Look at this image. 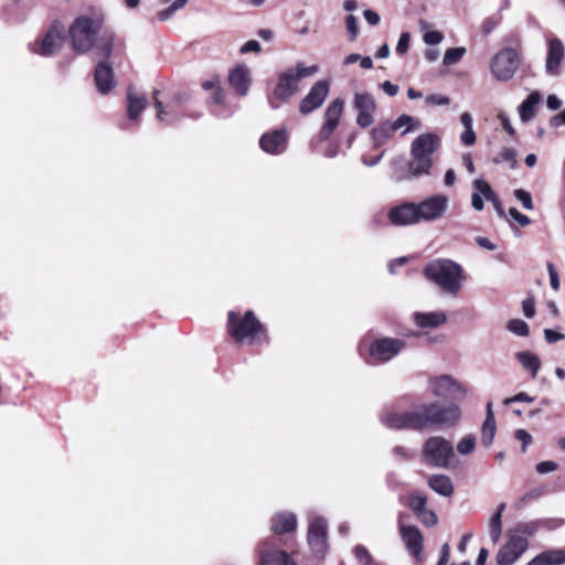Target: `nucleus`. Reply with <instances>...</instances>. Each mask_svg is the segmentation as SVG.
<instances>
[{"label": "nucleus", "instance_id": "14", "mask_svg": "<svg viewBox=\"0 0 565 565\" xmlns=\"http://www.w3.org/2000/svg\"><path fill=\"white\" fill-rule=\"evenodd\" d=\"M329 94V84L326 81H318L310 88L309 93L301 99L299 111L308 115L320 108Z\"/></svg>", "mask_w": 565, "mask_h": 565}, {"label": "nucleus", "instance_id": "31", "mask_svg": "<svg viewBox=\"0 0 565 565\" xmlns=\"http://www.w3.org/2000/svg\"><path fill=\"white\" fill-rule=\"evenodd\" d=\"M428 486L443 497H450L454 493L452 481L446 475H433L428 479Z\"/></svg>", "mask_w": 565, "mask_h": 565}, {"label": "nucleus", "instance_id": "60", "mask_svg": "<svg viewBox=\"0 0 565 565\" xmlns=\"http://www.w3.org/2000/svg\"><path fill=\"white\" fill-rule=\"evenodd\" d=\"M476 243L481 248H484V249H488V250H494L497 248L494 243H492L489 238L483 237V236H477L476 237Z\"/></svg>", "mask_w": 565, "mask_h": 565}, {"label": "nucleus", "instance_id": "48", "mask_svg": "<svg viewBox=\"0 0 565 565\" xmlns=\"http://www.w3.org/2000/svg\"><path fill=\"white\" fill-rule=\"evenodd\" d=\"M426 103L434 106H445L450 103V99L441 94H431L426 97Z\"/></svg>", "mask_w": 565, "mask_h": 565}, {"label": "nucleus", "instance_id": "52", "mask_svg": "<svg viewBox=\"0 0 565 565\" xmlns=\"http://www.w3.org/2000/svg\"><path fill=\"white\" fill-rule=\"evenodd\" d=\"M515 439L522 443V451L532 443V436L524 429H518L514 434Z\"/></svg>", "mask_w": 565, "mask_h": 565}, {"label": "nucleus", "instance_id": "34", "mask_svg": "<svg viewBox=\"0 0 565 565\" xmlns=\"http://www.w3.org/2000/svg\"><path fill=\"white\" fill-rule=\"evenodd\" d=\"M394 130H402V135H406L411 131L418 130L420 128V121L409 115L403 114L396 120L391 122Z\"/></svg>", "mask_w": 565, "mask_h": 565}, {"label": "nucleus", "instance_id": "27", "mask_svg": "<svg viewBox=\"0 0 565 565\" xmlns=\"http://www.w3.org/2000/svg\"><path fill=\"white\" fill-rule=\"evenodd\" d=\"M565 563L564 550H548L532 558L527 565H562Z\"/></svg>", "mask_w": 565, "mask_h": 565}, {"label": "nucleus", "instance_id": "4", "mask_svg": "<svg viewBox=\"0 0 565 565\" xmlns=\"http://www.w3.org/2000/svg\"><path fill=\"white\" fill-rule=\"evenodd\" d=\"M440 147V138L434 132L422 134L411 145V160L406 178L419 179L431 174L433 154Z\"/></svg>", "mask_w": 565, "mask_h": 565}, {"label": "nucleus", "instance_id": "21", "mask_svg": "<svg viewBox=\"0 0 565 565\" xmlns=\"http://www.w3.org/2000/svg\"><path fill=\"white\" fill-rule=\"evenodd\" d=\"M94 79L97 90L104 95L116 86L113 67L107 62H99L96 65Z\"/></svg>", "mask_w": 565, "mask_h": 565}, {"label": "nucleus", "instance_id": "2", "mask_svg": "<svg viewBox=\"0 0 565 565\" xmlns=\"http://www.w3.org/2000/svg\"><path fill=\"white\" fill-rule=\"evenodd\" d=\"M103 19L99 15H78L68 28L72 49L78 54L92 50L105 58L113 52V35L102 34Z\"/></svg>", "mask_w": 565, "mask_h": 565}, {"label": "nucleus", "instance_id": "17", "mask_svg": "<svg viewBox=\"0 0 565 565\" xmlns=\"http://www.w3.org/2000/svg\"><path fill=\"white\" fill-rule=\"evenodd\" d=\"M354 107L359 111L356 122L360 127H369L373 124L376 105L373 96L369 93H356L354 95Z\"/></svg>", "mask_w": 565, "mask_h": 565}, {"label": "nucleus", "instance_id": "5", "mask_svg": "<svg viewBox=\"0 0 565 565\" xmlns=\"http://www.w3.org/2000/svg\"><path fill=\"white\" fill-rule=\"evenodd\" d=\"M228 332L241 344L262 343L267 340L266 329L255 317L253 311L238 316L234 311L228 312Z\"/></svg>", "mask_w": 565, "mask_h": 565}, {"label": "nucleus", "instance_id": "44", "mask_svg": "<svg viewBox=\"0 0 565 565\" xmlns=\"http://www.w3.org/2000/svg\"><path fill=\"white\" fill-rule=\"evenodd\" d=\"M514 196L516 200H519L522 203L524 209H526V210L533 209L532 196L527 191L518 189L514 191Z\"/></svg>", "mask_w": 565, "mask_h": 565}, {"label": "nucleus", "instance_id": "19", "mask_svg": "<svg viewBox=\"0 0 565 565\" xmlns=\"http://www.w3.org/2000/svg\"><path fill=\"white\" fill-rule=\"evenodd\" d=\"M308 543L316 554H323L327 550V522L317 516L311 520L308 530Z\"/></svg>", "mask_w": 565, "mask_h": 565}, {"label": "nucleus", "instance_id": "3", "mask_svg": "<svg viewBox=\"0 0 565 565\" xmlns=\"http://www.w3.org/2000/svg\"><path fill=\"white\" fill-rule=\"evenodd\" d=\"M424 276L443 292L456 297L466 281L462 266L448 258L431 260L424 268Z\"/></svg>", "mask_w": 565, "mask_h": 565}, {"label": "nucleus", "instance_id": "61", "mask_svg": "<svg viewBox=\"0 0 565 565\" xmlns=\"http://www.w3.org/2000/svg\"><path fill=\"white\" fill-rule=\"evenodd\" d=\"M471 205L475 210L481 211L484 207L483 199L479 192H473L471 195Z\"/></svg>", "mask_w": 565, "mask_h": 565}, {"label": "nucleus", "instance_id": "58", "mask_svg": "<svg viewBox=\"0 0 565 565\" xmlns=\"http://www.w3.org/2000/svg\"><path fill=\"white\" fill-rule=\"evenodd\" d=\"M544 335H545V340L548 343H555V342H557L559 340H563L565 338V335L563 333L554 331V330H551V329H545L544 330Z\"/></svg>", "mask_w": 565, "mask_h": 565}, {"label": "nucleus", "instance_id": "64", "mask_svg": "<svg viewBox=\"0 0 565 565\" xmlns=\"http://www.w3.org/2000/svg\"><path fill=\"white\" fill-rule=\"evenodd\" d=\"M546 104L551 110H557L562 106V102L556 95H550Z\"/></svg>", "mask_w": 565, "mask_h": 565}, {"label": "nucleus", "instance_id": "10", "mask_svg": "<svg viewBox=\"0 0 565 565\" xmlns=\"http://www.w3.org/2000/svg\"><path fill=\"white\" fill-rule=\"evenodd\" d=\"M420 223H433L441 220L449 209V198L444 193H435L416 203Z\"/></svg>", "mask_w": 565, "mask_h": 565}, {"label": "nucleus", "instance_id": "6", "mask_svg": "<svg viewBox=\"0 0 565 565\" xmlns=\"http://www.w3.org/2000/svg\"><path fill=\"white\" fill-rule=\"evenodd\" d=\"M406 348L401 338L377 337L369 344L362 341L359 345L361 355L369 364H383L395 359Z\"/></svg>", "mask_w": 565, "mask_h": 565}, {"label": "nucleus", "instance_id": "25", "mask_svg": "<svg viewBox=\"0 0 565 565\" xmlns=\"http://www.w3.org/2000/svg\"><path fill=\"white\" fill-rule=\"evenodd\" d=\"M228 82L239 95H246L249 88V70L246 66H236L228 76Z\"/></svg>", "mask_w": 565, "mask_h": 565}, {"label": "nucleus", "instance_id": "43", "mask_svg": "<svg viewBox=\"0 0 565 565\" xmlns=\"http://www.w3.org/2000/svg\"><path fill=\"white\" fill-rule=\"evenodd\" d=\"M427 499L423 494H412L408 499V507L409 509L417 514L423 509L426 508Z\"/></svg>", "mask_w": 565, "mask_h": 565}, {"label": "nucleus", "instance_id": "53", "mask_svg": "<svg viewBox=\"0 0 565 565\" xmlns=\"http://www.w3.org/2000/svg\"><path fill=\"white\" fill-rule=\"evenodd\" d=\"M477 137L473 129H465L460 135V141L465 146H472L476 143Z\"/></svg>", "mask_w": 565, "mask_h": 565}, {"label": "nucleus", "instance_id": "46", "mask_svg": "<svg viewBox=\"0 0 565 565\" xmlns=\"http://www.w3.org/2000/svg\"><path fill=\"white\" fill-rule=\"evenodd\" d=\"M416 515L424 524L428 526L435 525L437 523L436 514L431 510H428L427 508L423 509Z\"/></svg>", "mask_w": 565, "mask_h": 565}, {"label": "nucleus", "instance_id": "30", "mask_svg": "<svg viewBox=\"0 0 565 565\" xmlns=\"http://www.w3.org/2000/svg\"><path fill=\"white\" fill-rule=\"evenodd\" d=\"M260 565H297L290 556L284 551H263L260 554Z\"/></svg>", "mask_w": 565, "mask_h": 565}, {"label": "nucleus", "instance_id": "32", "mask_svg": "<svg viewBox=\"0 0 565 565\" xmlns=\"http://www.w3.org/2000/svg\"><path fill=\"white\" fill-rule=\"evenodd\" d=\"M495 419L492 411V403L487 404V415L482 425L481 439L484 446H490L495 435Z\"/></svg>", "mask_w": 565, "mask_h": 565}, {"label": "nucleus", "instance_id": "51", "mask_svg": "<svg viewBox=\"0 0 565 565\" xmlns=\"http://www.w3.org/2000/svg\"><path fill=\"white\" fill-rule=\"evenodd\" d=\"M557 463L552 460L541 461L536 465V471L539 473H548L557 469Z\"/></svg>", "mask_w": 565, "mask_h": 565}, {"label": "nucleus", "instance_id": "1", "mask_svg": "<svg viewBox=\"0 0 565 565\" xmlns=\"http://www.w3.org/2000/svg\"><path fill=\"white\" fill-rule=\"evenodd\" d=\"M461 418L458 405L441 406L438 403L416 405L409 411L385 407L380 414L381 423L390 429L422 430L426 427H451Z\"/></svg>", "mask_w": 565, "mask_h": 565}, {"label": "nucleus", "instance_id": "23", "mask_svg": "<svg viewBox=\"0 0 565 565\" xmlns=\"http://www.w3.org/2000/svg\"><path fill=\"white\" fill-rule=\"evenodd\" d=\"M564 45L558 39H551L548 42V51L546 57L545 68L546 72L551 75L556 74L557 68L559 67L562 60L564 57Z\"/></svg>", "mask_w": 565, "mask_h": 565}, {"label": "nucleus", "instance_id": "36", "mask_svg": "<svg viewBox=\"0 0 565 565\" xmlns=\"http://www.w3.org/2000/svg\"><path fill=\"white\" fill-rule=\"evenodd\" d=\"M516 356H518L519 362L523 365V367L529 370L531 372L532 376L535 377L540 370V365H541V362H540V359L537 358V355H535L531 352L524 351V352L518 353Z\"/></svg>", "mask_w": 565, "mask_h": 565}, {"label": "nucleus", "instance_id": "18", "mask_svg": "<svg viewBox=\"0 0 565 565\" xmlns=\"http://www.w3.org/2000/svg\"><path fill=\"white\" fill-rule=\"evenodd\" d=\"M259 146L266 153L277 156L286 151L288 136L286 129L265 132L259 139Z\"/></svg>", "mask_w": 565, "mask_h": 565}, {"label": "nucleus", "instance_id": "55", "mask_svg": "<svg viewBox=\"0 0 565 565\" xmlns=\"http://www.w3.org/2000/svg\"><path fill=\"white\" fill-rule=\"evenodd\" d=\"M523 313L526 318H533L535 315V303L532 298H527L522 302Z\"/></svg>", "mask_w": 565, "mask_h": 565}, {"label": "nucleus", "instance_id": "49", "mask_svg": "<svg viewBox=\"0 0 565 565\" xmlns=\"http://www.w3.org/2000/svg\"><path fill=\"white\" fill-rule=\"evenodd\" d=\"M547 270H548V275H550V282H551V287L557 291L559 289V286H561V281H559V278H558V274L554 267V265L552 263H547Z\"/></svg>", "mask_w": 565, "mask_h": 565}, {"label": "nucleus", "instance_id": "45", "mask_svg": "<svg viewBox=\"0 0 565 565\" xmlns=\"http://www.w3.org/2000/svg\"><path fill=\"white\" fill-rule=\"evenodd\" d=\"M411 43V34L408 32H403L398 39L395 51L399 55L406 54L409 49Z\"/></svg>", "mask_w": 565, "mask_h": 565}, {"label": "nucleus", "instance_id": "26", "mask_svg": "<svg viewBox=\"0 0 565 565\" xmlns=\"http://www.w3.org/2000/svg\"><path fill=\"white\" fill-rule=\"evenodd\" d=\"M148 105L147 97L143 94L134 92L132 87L127 90V114L130 120H137L139 115Z\"/></svg>", "mask_w": 565, "mask_h": 565}, {"label": "nucleus", "instance_id": "59", "mask_svg": "<svg viewBox=\"0 0 565 565\" xmlns=\"http://www.w3.org/2000/svg\"><path fill=\"white\" fill-rule=\"evenodd\" d=\"M381 87L384 90V93L391 97L395 96L399 90V87L397 85L391 83L390 81L383 82L381 84Z\"/></svg>", "mask_w": 565, "mask_h": 565}, {"label": "nucleus", "instance_id": "37", "mask_svg": "<svg viewBox=\"0 0 565 565\" xmlns=\"http://www.w3.org/2000/svg\"><path fill=\"white\" fill-rule=\"evenodd\" d=\"M420 31L423 34V40L427 45H437L444 40V35L439 31L430 30L429 24L426 21L419 22Z\"/></svg>", "mask_w": 565, "mask_h": 565}, {"label": "nucleus", "instance_id": "63", "mask_svg": "<svg viewBox=\"0 0 565 565\" xmlns=\"http://www.w3.org/2000/svg\"><path fill=\"white\" fill-rule=\"evenodd\" d=\"M339 152V145L338 143H333V142H330L326 149L322 151L323 156L327 157V158H333L338 154Z\"/></svg>", "mask_w": 565, "mask_h": 565}, {"label": "nucleus", "instance_id": "12", "mask_svg": "<svg viewBox=\"0 0 565 565\" xmlns=\"http://www.w3.org/2000/svg\"><path fill=\"white\" fill-rule=\"evenodd\" d=\"M529 542L524 539H520L519 535H514L510 531L508 532L507 543L499 550L497 554L498 565H512L521 555L527 550Z\"/></svg>", "mask_w": 565, "mask_h": 565}, {"label": "nucleus", "instance_id": "62", "mask_svg": "<svg viewBox=\"0 0 565 565\" xmlns=\"http://www.w3.org/2000/svg\"><path fill=\"white\" fill-rule=\"evenodd\" d=\"M363 15L371 25H376L380 22V15L370 9L364 10Z\"/></svg>", "mask_w": 565, "mask_h": 565}, {"label": "nucleus", "instance_id": "13", "mask_svg": "<svg viewBox=\"0 0 565 565\" xmlns=\"http://www.w3.org/2000/svg\"><path fill=\"white\" fill-rule=\"evenodd\" d=\"M428 387L437 397L466 396L467 388L450 375H440L429 380Z\"/></svg>", "mask_w": 565, "mask_h": 565}, {"label": "nucleus", "instance_id": "42", "mask_svg": "<svg viewBox=\"0 0 565 565\" xmlns=\"http://www.w3.org/2000/svg\"><path fill=\"white\" fill-rule=\"evenodd\" d=\"M473 189L476 192H479L482 198L486 200H490L494 198V192L492 191L489 183L482 179H477L473 181Z\"/></svg>", "mask_w": 565, "mask_h": 565}, {"label": "nucleus", "instance_id": "16", "mask_svg": "<svg viewBox=\"0 0 565 565\" xmlns=\"http://www.w3.org/2000/svg\"><path fill=\"white\" fill-rule=\"evenodd\" d=\"M398 529L402 541L408 553L416 559H420L424 539L418 527L414 525H405L402 516L398 519Z\"/></svg>", "mask_w": 565, "mask_h": 565}, {"label": "nucleus", "instance_id": "29", "mask_svg": "<svg viewBox=\"0 0 565 565\" xmlns=\"http://www.w3.org/2000/svg\"><path fill=\"white\" fill-rule=\"evenodd\" d=\"M541 100V94L539 92H533L522 102L518 109L522 121L527 122L534 117L536 107Z\"/></svg>", "mask_w": 565, "mask_h": 565}, {"label": "nucleus", "instance_id": "39", "mask_svg": "<svg viewBox=\"0 0 565 565\" xmlns=\"http://www.w3.org/2000/svg\"><path fill=\"white\" fill-rule=\"evenodd\" d=\"M476 448V437L468 435L462 437L457 444V451L461 456L470 455Z\"/></svg>", "mask_w": 565, "mask_h": 565}, {"label": "nucleus", "instance_id": "40", "mask_svg": "<svg viewBox=\"0 0 565 565\" xmlns=\"http://www.w3.org/2000/svg\"><path fill=\"white\" fill-rule=\"evenodd\" d=\"M189 0H174L172 4L157 13V17L160 21L169 20L178 10L182 9Z\"/></svg>", "mask_w": 565, "mask_h": 565}, {"label": "nucleus", "instance_id": "57", "mask_svg": "<svg viewBox=\"0 0 565 565\" xmlns=\"http://www.w3.org/2000/svg\"><path fill=\"white\" fill-rule=\"evenodd\" d=\"M347 30L349 32V34L351 35V39H354L358 34V19L350 14L348 18H347Z\"/></svg>", "mask_w": 565, "mask_h": 565}, {"label": "nucleus", "instance_id": "24", "mask_svg": "<svg viewBox=\"0 0 565 565\" xmlns=\"http://www.w3.org/2000/svg\"><path fill=\"white\" fill-rule=\"evenodd\" d=\"M413 320L415 324L419 328H438L446 323L447 315L441 311H430V312H414Z\"/></svg>", "mask_w": 565, "mask_h": 565}, {"label": "nucleus", "instance_id": "54", "mask_svg": "<svg viewBox=\"0 0 565 565\" xmlns=\"http://www.w3.org/2000/svg\"><path fill=\"white\" fill-rule=\"evenodd\" d=\"M534 401V397L530 396L529 394L521 392L514 395L513 397L505 398L503 404L509 405L514 402H525V403H532Z\"/></svg>", "mask_w": 565, "mask_h": 565}, {"label": "nucleus", "instance_id": "8", "mask_svg": "<svg viewBox=\"0 0 565 565\" xmlns=\"http://www.w3.org/2000/svg\"><path fill=\"white\" fill-rule=\"evenodd\" d=\"M422 456L426 465L446 469L456 459L451 441L440 436H431L424 443Z\"/></svg>", "mask_w": 565, "mask_h": 565}, {"label": "nucleus", "instance_id": "38", "mask_svg": "<svg viewBox=\"0 0 565 565\" xmlns=\"http://www.w3.org/2000/svg\"><path fill=\"white\" fill-rule=\"evenodd\" d=\"M465 54H466V49L462 46L448 49L445 52L443 62L446 66L454 65V64L458 63Z\"/></svg>", "mask_w": 565, "mask_h": 565}, {"label": "nucleus", "instance_id": "9", "mask_svg": "<svg viewBox=\"0 0 565 565\" xmlns=\"http://www.w3.org/2000/svg\"><path fill=\"white\" fill-rule=\"evenodd\" d=\"M520 62V55L516 50L504 47L491 58V74L500 82H508L519 70Z\"/></svg>", "mask_w": 565, "mask_h": 565}, {"label": "nucleus", "instance_id": "22", "mask_svg": "<svg viewBox=\"0 0 565 565\" xmlns=\"http://www.w3.org/2000/svg\"><path fill=\"white\" fill-rule=\"evenodd\" d=\"M561 524L562 522L557 520L521 522L511 529L510 532L529 542V537L533 536L541 527L553 529L559 526Z\"/></svg>", "mask_w": 565, "mask_h": 565}, {"label": "nucleus", "instance_id": "56", "mask_svg": "<svg viewBox=\"0 0 565 565\" xmlns=\"http://www.w3.org/2000/svg\"><path fill=\"white\" fill-rule=\"evenodd\" d=\"M260 51V43L256 40H249L247 41L242 47L241 53L247 54L252 52H259Z\"/></svg>", "mask_w": 565, "mask_h": 565}, {"label": "nucleus", "instance_id": "50", "mask_svg": "<svg viewBox=\"0 0 565 565\" xmlns=\"http://www.w3.org/2000/svg\"><path fill=\"white\" fill-rule=\"evenodd\" d=\"M510 216L516 221L521 226H526L531 223V220L529 216L520 213L515 207H511L509 210Z\"/></svg>", "mask_w": 565, "mask_h": 565}, {"label": "nucleus", "instance_id": "15", "mask_svg": "<svg viewBox=\"0 0 565 565\" xmlns=\"http://www.w3.org/2000/svg\"><path fill=\"white\" fill-rule=\"evenodd\" d=\"M344 109V102L340 98L332 100L323 115L324 122L319 131L320 140H328L339 126Z\"/></svg>", "mask_w": 565, "mask_h": 565}, {"label": "nucleus", "instance_id": "35", "mask_svg": "<svg viewBox=\"0 0 565 565\" xmlns=\"http://www.w3.org/2000/svg\"><path fill=\"white\" fill-rule=\"evenodd\" d=\"M504 509H505V504L501 503L498 507L497 512L491 516L490 522H489V535L493 543H497L501 536V532H502L501 518H502V512L504 511Z\"/></svg>", "mask_w": 565, "mask_h": 565}, {"label": "nucleus", "instance_id": "33", "mask_svg": "<svg viewBox=\"0 0 565 565\" xmlns=\"http://www.w3.org/2000/svg\"><path fill=\"white\" fill-rule=\"evenodd\" d=\"M395 130L391 122H381L375 128H373L371 135L374 143L376 146L384 145L388 139H391L394 135Z\"/></svg>", "mask_w": 565, "mask_h": 565}, {"label": "nucleus", "instance_id": "11", "mask_svg": "<svg viewBox=\"0 0 565 565\" xmlns=\"http://www.w3.org/2000/svg\"><path fill=\"white\" fill-rule=\"evenodd\" d=\"M65 30L60 23H53L42 38L29 44L30 50L41 56H51L64 45Z\"/></svg>", "mask_w": 565, "mask_h": 565}, {"label": "nucleus", "instance_id": "47", "mask_svg": "<svg viewBox=\"0 0 565 565\" xmlns=\"http://www.w3.org/2000/svg\"><path fill=\"white\" fill-rule=\"evenodd\" d=\"M159 90L153 92L154 106L158 110L157 117L160 121H169L168 113L164 109L162 102L158 98Z\"/></svg>", "mask_w": 565, "mask_h": 565}, {"label": "nucleus", "instance_id": "41", "mask_svg": "<svg viewBox=\"0 0 565 565\" xmlns=\"http://www.w3.org/2000/svg\"><path fill=\"white\" fill-rule=\"evenodd\" d=\"M508 330L516 335L526 337L529 334V326L521 319H512L508 322Z\"/></svg>", "mask_w": 565, "mask_h": 565}, {"label": "nucleus", "instance_id": "20", "mask_svg": "<svg viewBox=\"0 0 565 565\" xmlns=\"http://www.w3.org/2000/svg\"><path fill=\"white\" fill-rule=\"evenodd\" d=\"M388 218L392 224L397 226H407L420 223L416 203L413 202L392 207L388 212Z\"/></svg>", "mask_w": 565, "mask_h": 565}, {"label": "nucleus", "instance_id": "28", "mask_svg": "<svg viewBox=\"0 0 565 565\" xmlns=\"http://www.w3.org/2000/svg\"><path fill=\"white\" fill-rule=\"evenodd\" d=\"M297 519L294 513L280 512L277 513L271 522V530L275 533L281 534L292 531L296 527Z\"/></svg>", "mask_w": 565, "mask_h": 565}, {"label": "nucleus", "instance_id": "7", "mask_svg": "<svg viewBox=\"0 0 565 565\" xmlns=\"http://www.w3.org/2000/svg\"><path fill=\"white\" fill-rule=\"evenodd\" d=\"M319 71L318 65L313 64L305 66L302 63H297L295 67H290L279 74L277 85L274 88V97L287 102L297 92L299 82L302 78L313 76Z\"/></svg>", "mask_w": 565, "mask_h": 565}]
</instances>
